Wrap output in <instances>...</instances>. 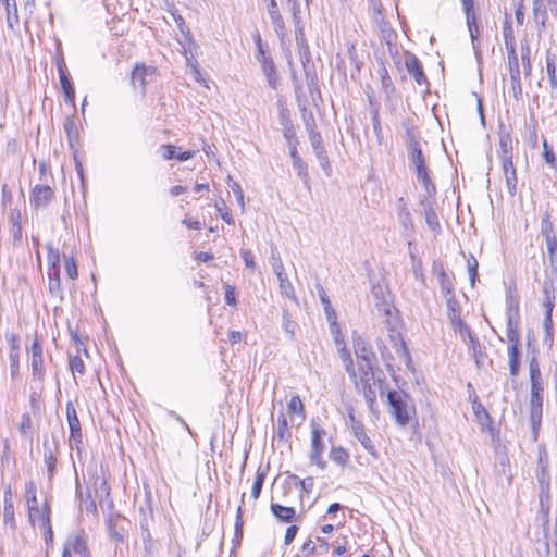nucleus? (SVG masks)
<instances>
[{
  "label": "nucleus",
  "instance_id": "b1692460",
  "mask_svg": "<svg viewBox=\"0 0 557 557\" xmlns=\"http://www.w3.org/2000/svg\"><path fill=\"white\" fill-rule=\"evenodd\" d=\"M258 62L261 64V69L265 76L268 85L271 88L276 89L278 76H277L276 67H275V64H274V61H273L271 54L268 57H263V59L258 60Z\"/></svg>",
  "mask_w": 557,
  "mask_h": 557
},
{
  "label": "nucleus",
  "instance_id": "0eeeda50",
  "mask_svg": "<svg viewBox=\"0 0 557 557\" xmlns=\"http://www.w3.org/2000/svg\"><path fill=\"white\" fill-rule=\"evenodd\" d=\"M543 416V387H531L530 393V423L533 440L536 441Z\"/></svg>",
  "mask_w": 557,
  "mask_h": 557
},
{
  "label": "nucleus",
  "instance_id": "5fc2aeb1",
  "mask_svg": "<svg viewBox=\"0 0 557 557\" xmlns=\"http://www.w3.org/2000/svg\"><path fill=\"white\" fill-rule=\"evenodd\" d=\"M7 11V24L8 27L14 30L15 26L18 25V14L15 0L9 3V7H4Z\"/></svg>",
  "mask_w": 557,
  "mask_h": 557
},
{
  "label": "nucleus",
  "instance_id": "39448f33",
  "mask_svg": "<svg viewBox=\"0 0 557 557\" xmlns=\"http://www.w3.org/2000/svg\"><path fill=\"white\" fill-rule=\"evenodd\" d=\"M310 429L311 440L309 460L321 470H324L326 468V461L323 459L322 455L326 447L324 442L326 431L314 420L310 422Z\"/></svg>",
  "mask_w": 557,
  "mask_h": 557
},
{
  "label": "nucleus",
  "instance_id": "f704fd0d",
  "mask_svg": "<svg viewBox=\"0 0 557 557\" xmlns=\"http://www.w3.org/2000/svg\"><path fill=\"white\" fill-rule=\"evenodd\" d=\"M521 52V63L523 69V74L525 77L531 76L532 73V63H531V47L528 40L521 41L520 47Z\"/></svg>",
  "mask_w": 557,
  "mask_h": 557
},
{
  "label": "nucleus",
  "instance_id": "bb28decb",
  "mask_svg": "<svg viewBox=\"0 0 557 557\" xmlns=\"http://www.w3.org/2000/svg\"><path fill=\"white\" fill-rule=\"evenodd\" d=\"M358 371L359 373H356V377H351L357 389L373 384V366H363L362 363H358Z\"/></svg>",
  "mask_w": 557,
  "mask_h": 557
},
{
  "label": "nucleus",
  "instance_id": "9d476101",
  "mask_svg": "<svg viewBox=\"0 0 557 557\" xmlns=\"http://www.w3.org/2000/svg\"><path fill=\"white\" fill-rule=\"evenodd\" d=\"M268 2L267 10L269 17L271 20V24L273 29L280 40L281 47H285L286 38H287V29L284 22V18L280 12L276 0H265Z\"/></svg>",
  "mask_w": 557,
  "mask_h": 557
},
{
  "label": "nucleus",
  "instance_id": "69168bd1",
  "mask_svg": "<svg viewBox=\"0 0 557 557\" xmlns=\"http://www.w3.org/2000/svg\"><path fill=\"white\" fill-rule=\"evenodd\" d=\"M287 409H288V413H299L302 416V418L305 417L304 416V404L298 395H295L290 398Z\"/></svg>",
  "mask_w": 557,
  "mask_h": 557
},
{
  "label": "nucleus",
  "instance_id": "20e7f679",
  "mask_svg": "<svg viewBox=\"0 0 557 557\" xmlns=\"http://www.w3.org/2000/svg\"><path fill=\"white\" fill-rule=\"evenodd\" d=\"M409 400L410 397L405 392L389 391L387 393L389 412L400 426L408 424L410 413L414 411L413 406L409 405Z\"/></svg>",
  "mask_w": 557,
  "mask_h": 557
},
{
  "label": "nucleus",
  "instance_id": "f8f14e48",
  "mask_svg": "<svg viewBox=\"0 0 557 557\" xmlns=\"http://www.w3.org/2000/svg\"><path fill=\"white\" fill-rule=\"evenodd\" d=\"M66 418L70 429V440L79 448V445L83 444V433L75 406L71 400L66 403Z\"/></svg>",
  "mask_w": 557,
  "mask_h": 557
},
{
  "label": "nucleus",
  "instance_id": "423d86ee",
  "mask_svg": "<svg viewBox=\"0 0 557 557\" xmlns=\"http://www.w3.org/2000/svg\"><path fill=\"white\" fill-rule=\"evenodd\" d=\"M500 147H502V169L506 181V187L508 190V194L513 197L517 193V171L512 162V153L511 148H508L507 141L502 138L500 139Z\"/></svg>",
  "mask_w": 557,
  "mask_h": 557
},
{
  "label": "nucleus",
  "instance_id": "a18cd8bd",
  "mask_svg": "<svg viewBox=\"0 0 557 557\" xmlns=\"http://www.w3.org/2000/svg\"><path fill=\"white\" fill-rule=\"evenodd\" d=\"M349 458V453L344 447H332L330 451V459L338 466L345 467Z\"/></svg>",
  "mask_w": 557,
  "mask_h": 557
},
{
  "label": "nucleus",
  "instance_id": "f3484780",
  "mask_svg": "<svg viewBox=\"0 0 557 557\" xmlns=\"http://www.w3.org/2000/svg\"><path fill=\"white\" fill-rule=\"evenodd\" d=\"M54 198V190L49 185L37 184L30 193V205L38 209L47 207Z\"/></svg>",
  "mask_w": 557,
  "mask_h": 557
},
{
  "label": "nucleus",
  "instance_id": "72a5a7b5",
  "mask_svg": "<svg viewBox=\"0 0 557 557\" xmlns=\"http://www.w3.org/2000/svg\"><path fill=\"white\" fill-rule=\"evenodd\" d=\"M543 294H544V301L543 307L545 309V312H549L553 314V310L555 307V287L553 282H544L543 284Z\"/></svg>",
  "mask_w": 557,
  "mask_h": 557
},
{
  "label": "nucleus",
  "instance_id": "7ed1b4c3",
  "mask_svg": "<svg viewBox=\"0 0 557 557\" xmlns=\"http://www.w3.org/2000/svg\"><path fill=\"white\" fill-rule=\"evenodd\" d=\"M295 26V39L299 51L300 62L304 67L305 78L311 96L319 91L318 76L314 65L310 63L311 54L307 42L302 24Z\"/></svg>",
  "mask_w": 557,
  "mask_h": 557
},
{
  "label": "nucleus",
  "instance_id": "6ab92c4d",
  "mask_svg": "<svg viewBox=\"0 0 557 557\" xmlns=\"http://www.w3.org/2000/svg\"><path fill=\"white\" fill-rule=\"evenodd\" d=\"M3 524L12 532L16 530L14 504L11 487L8 486L3 494Z\"/></svg>",
  "mask_w": 557,
  "mask_h": 557
},
{
  "label": "nucleus",
  "instance_id": "e433bc0d",
  "mask_svg": "<svg viewBox=\"0 0 557 557\" xmlns=\"http://www.w3.org/2000/svg\"><path fill=\"white\" fill-rule=\"evenodd\" d=\"M556 54L547 51L546 54V72L548 75L549 84L553 89H557V69H556Z\"/></svg>",
  "mask_w": 557,
  "mask_h": 557
},
{
  "label": "nucleus",
  "instance_id": "de8ad7c7",
  "mask_svg": "<svg viewBox=\"0 0 557 557\" xmlns=\"http://www.w3.org/2000/svg\"><path fill=\"white\" fill-rule=\"evenodd\" d=\"M507 302V319L519 321V298L516 295L509 294L506 298Z\"/></svg>",
  "mask_w": 557,
  "mask_h": 557
},
{
  "label": "nucleus",
  "instance_id": "bf43d9fd",
  "mask_svg": "<svg viewBox=\"0 0 557 557\" xmlns=\"http://www.w3.org/2000/svg\"><path fill=\"white\" fill-rule=\"evenodd\" d=\"M339 357L343 360L345 370L349 373L350 377H356V371L354 369V361L350 352L343 348L339 350Z\"/></svg>",
  "mask_w": 557,
  "mask_h": 557
},
{
  "label": "nucleus",
  "instance_id": "052dcab7",
  "mask_svg": "<svg viewBox=\"0 0 557 557\" xmlns=\"http://www.w3.org/2000/svg\"><path fill=\"white\" fill-rule=\"evenodd\" d=\"M450 323H451L454 330L458 331L460 333L462 338L466 339V338H468V337L473 335L471 329L469 327L468 324H466L462 321L461 317L458 318L457 320L451 321Z\"/></svg>",
  "mask_w": 557,
  "mask_h": 557
},
{
  "label": "nucleus",
  "instance_id": "4d7b16f0",
  "mask_svg": "<svg viewBox=\"0 0 557 557\" xmlns=\"http://www.w3.org/2000/svg\"><path fill=\"white\" fill-rule=\"evenodd\" d=\"M276 435L280 440H286L288 436H290V432L288 429L287 419L284 413H281L277 417V429H276Z\"/></svg>",
  "mask_w": 557,
  "mask_h": 557
},
{
  "label": "nucleus",
  "instance_id": "dca6fc26",
  "mask_svg": "<svg viewBox=\"0 0 557 557\" xmlns=\"http://www.w3.org/2000/svg\"><path fill=\"white\" fill-rule=\"evenodd\" d=\"M63 548L67 549L71 555L74 553L79 557H91V552L83 534H70L63 544Z\"/></svg>",
  "mask_w": 557,
  "mask_h": 557
},
{
  "label": "nucleus",
  "instance_id": "8fccbe9b",
  "mask_svg": "<svg viewBox=\"0 0 557 557\" xmlns=\"http://www.w3.org/2000/svg\"><path fill=\"white\" fill-rule=\"evenodd\" d=\"M467 346L469 350L472 352V357L475 361V364L480 367L481 358L483 356L481 344L479 338L473 334L472 336L467 338Z\"/></svg>",
  "mask_w": 557,
  "mask_h": 557
},
{
  "label": "nucleus",
  "instance_id": "5701e85b",
  "mask_svg": "<svg viewBox=\"0 0 557 557\" xmlns=\"http://www.w3.org/2000/svg\"><path fill=\"white\" fill-rule=\"evenodd\" d=\"M532 17L537 27V35L542 36L547 21V10L543 0H532Z\"/></svg>",
  "mask_w": 557,
  "mask_h": 557
},
{
  "label": "nucleus",
  "instance_id": "c85d7f7f",
  "mask_svg": "<svg viewBox=\"0 0 557 557\" xmlns=\"http://www.w3.org/2000/svg\"><path fill=\"white\" fill-rule=\"evenodd\" d=\"M51 508L48 502L46 500L41 508L37 509V512L35 511H28V521L29 523L35 527L38 524L40 528L46 525V518L48 521H51Z\"/></svg>",
  "mask_w": 557,
  "mask_h": 557
},
{
  "label": "nucleus",
  "instance_id": "49530a36",
  "mask_svg": "<svg viewBox=\"0 0 557 557\" xmlns=\"http://www.w3.org/2000/svg\"><path fill=\"white\" fill-rule=\"evenodd\" d=\"M424 218H425V223L430 230H432L433 232H436V233L441 231V224H440L437 214L431 205H428L426 207H424Z\"/></svg>",
  "mask_w": 557,
  "mask_h": 557
},
{
  "label": "nucleus",
  "instance_id": "680f3d73",
  "mask_svg": "<svg viewBox=\"0 0 557 557\" xmlns=\"http://www.w3.org/2000/svg\"><path fill=\"white\" fill-rule=\"evenodd\" d=\"M478 268H479L478 260L474 258L473 255H470L467 259V269H468V273H469V280H470V283L472 286H474V284H475V278L478 275Z\"/></svg>",
  "mask_w": 557,
  "mask_h": 557
},
{
  "label": "nucleus",
  "instance_id": "aec40b11",
  "mask_svg": "<svg viewBox=\"0 0 557 557\" xmlns=\"http://www.w3.org/2000/svg\"><path fill=\"white\" fill-rule=\"evenodd\" d=\"M10 234L12 236L13 246L20 247L23 244V226H22V213L17 208L11 209L10 211Z\"/></svg>",
  "mask_w": 557,
  "mask_h": 557
},
{
  "label": "nucleus",
  "instance_id": "4468645a",
  "mask_svg": "<svg viewBox=\"0 0 557 557\" xmlns=\"http://www.w3.org/2000/svg\"><path fill=\"white\" fill-rule=\"evenodd\" d=\"M310 143L313 149V152L318 159L319 164L326 173L327 176L331 175V164L329 161L327 152L322 145V136L319 132L310 129Z\"/></svg>",
  "mask_w": 557,
  "mask_h": 557
},
{
  "label": "nucleus",
  "instance_id": "58836bf2",
  "mask_svg": "<svg viewBox=\"0 0 557 557\" xmlns=\"http://www.w3.org/2000/svg\"><path fill=\"white\" fill-rule=\"evenodd\" d=\"M149 71H150V69L145 65H139V64L135 65V67L132 71V77H131L133 85L134 86L138 85L139 87H141L143 90H145L146 76Z\"/></svg>",
  "mask_w": 557,
  "mask_h": 557
},
{
  "label": "nucleus",
  "instance_id": "393cba45",
  "mask_svg": "<svg viewBox=\"0 0 557 557\" xmlns=\"http://www.w3.org/2000/svg\"><path fill=\"white\" fill-rule=\"evenodd\" d=\"M292 163L293 168L296 170L297 175L302 181L305 187L310 190V177L308 172L307 163L301 159V157L298 154V151H295L294 147L292 148Z\"/></svg>",
  "mask_w": 557,
  "mask_h": 557
},
{
  "label": "nucleus",
  "instance_id": "774afa93",
  "mask_svg": "<svg viewBox=\"0 0 557 557\" xmlns=\"http://www.w3.org/2000/svg\"><path fill=\"white\" fill-rule=\"evenodd\" d=\"M314 550L315 544L311 540H307L296 554V557H309Z\"/></svg>",
  "mask_w": 557,
  "mask_h": 557
},
{
  "label": "nucleus",
  "instance_id": "864d4df0",
  "mask_svg": "<svg viewBox=\"0 0 557 557\" xmlns=\"http://www.w3.org/2000/svg\"><path fill=\"white\" fill-rule=\"evenodd\" d=\"M546 243V248L552 264L557 263V237L556 234L543 236Z\"/></svg>",
  "mask_w": 557,
  "mask_h": 557
},
{
  "label": "nucleus",
  "instance_id": "ddd939ff",
  "mask_svg": "<svg viewBox=\"0 0 557 557\" xmlns=\"http://www.w3.org/2000/svg\"><path fill=\"white\" fill-rule=\"evenodd\" d=\"M432 273L437 278L441 293L444 295H449L451 293H455L454 288V276L449 275L446 272V269L442 261L434 260L432 263Z\"/></svg>",
  "mask_w": 557,
  "mask_h": 557
},
{
  "label": "nucleus",
  "instance_id": "1a4fd4ad",
  "mask_svg": "<svg viewBox=\"0 0 557 557\" xmlns=\"http://www.w3.org/2000/svg\"><path fill=\"white\" fill-rule=\"evenodd\" d=\"M272 259H273V270L276 274V277L280 282V292L283 296L289 298L294 302L298 304V298L296 296L294 286L292 282L288 280L287 273L285 272L284 264L280 258L275 257V251L272 250Z\"/></svg>",
  "mask_w": 557,
  "mask_h": 557
},
{
  "label": "nucleus",
  "instance_id": "2eb2a0df",
  "mask_svg": "<svg viewBox=\"0 0 557 557\" xmlns=\"http://www.w3.org/2000/svg\"><path fill=\"white\" fill-rule=\"evenodd\" d=\"M175 23L177 24L178 29L181 30L184 39L180 40L178 44L182 47L183 53L185 54L186 61L189 63L190 58L187 55V53H191L193 49L197 47L196 42L194 41L190 30L185 24L184 18L182 15L177 14L176 12H171Z\"/></svg>",
  "mask_w": 557,
  "mask_h": 557
},
{
  "label": "nucleus",
  "instance_id": "09e8293b",
  "mask_svg": "<svg viewBox=\"0 0 557 557\" xmlns=\"http://www.w3.org/2000/svg\"><path fill=\"white\" fill-rule=\"evenodd\" d=\"M384 92L389 96L395 91V86L384 64L377 71Z\"/></svg>",
  "mask_w": 557,
  "mask_h": 557
},
{
  "label": "nucleus",
  "instance_id": "6e6552de",
  "mask_svg": "<svg viewBox=\"0 0 557 557\" xmlns=\"http://www.w3.org/2000/svg\"><path fill=\"white\" fill-rule=\"evenodd\" d=\"M349 425L351 428V432L356 440L362 445V447L374 458H379V451L373 443V441L367 434V431L361 421H359L354 412H349L348 414Z\"/></svg>",
  "mask_w": 557,
  "mask_h": 557
},
{
  "label": "nucleus",
  "instance_id": "37998d69",
  "mask_svg": "<svg viewBox=\"0 0 557 557\" xmlns=\"http://www.w3.org/2000/svg\"><path fill=\"white\" fill-rule=\"evenodd\" d=\"M30 368L33 380L42 383L46 375L44 357L32 358Z\"/></svg>",
  "mask_w": 557,
  "mask_h": 557
},
{
  "label": "nucleus",
  "instance_id": "e2e57ef3",
  "mask_svg": "<svg viewBox=\"0 0 557 557\" xmlns=\"http://www.w3.org/2000/svg\"><path fill=\"white\" fill-rule=\"evenodd\" d=\"M9 360H10L11 376H12V379H14L18 374V371H20V351H16L14 348L10 349Z\"/></svg>",
  "mask_w": 557,
  "mask_h": 557
},
{
  "label": "nucleus",
  "instance_id": "c03bdc74",
  "mask_svg": "<svg viewBox=\"0 0 557 557\" xmlns=\"http://www.w3.org/2000/svg\"><path fill=\"white\" fill-rule=\"evenodd\" d=\"M506 335L510 345L519 347V321H512V319H506Z\"/></svg>",
  "mask_w": 557,
  "mask_h": 557
},
{
  "label": "nucleus",
  "instance_id": "f257e3e1",
  "mask_svg": "<svg viewBox=\"0 0 557 557\" xmlns=\"http://www.w3.org/2000/svg\"><path fill=\"white\" fill-rule=\"evenodd\" d=\"M407 148L410 168L414 171L418 182L423 185L428 196L436 193V187L431 180L426 159L422 152L420 141L414 137L412 131H407Z\"/></svg>",
  "mask_w": 557,
  "mask_h": 557
},
{
  "label": "nucleus",
  "instance_id": "9b49d317",
  "mask_svg": "<svg viewBox=\"0 0 557 557\" xmlns=\"http://www.w3.org/2000/svg\"><path fill=\"white\" fill-rule=\"evenodd\" d=\"M507 58L510 74V92L516 100H520L522 97V85L517 51L507 52Z\"/></svg>",
  "mask_w": 557,
  "mask_h": 557
},
{
  "label": "nucleus",
  "instance_id": "a19ab883",
  "mask_svg": "<svg viewBox=\"0 0 557 557\" xmlns=\"http://www.w3.org/2000/svg\"><path fill=\"white\" fill-rule=\"evenodd\" d=\"M508 358H509V372L512 376H517L520 369V351L519 347L515 345H509L508 347Z\"/></svg>",
  "mask_w": 557,
  "mask_h": 557
},
{
  "label": "nucleus",
  "instance_id": "c756f323",
  "mask_svg": "<svg viewBox=\"0 0 557 557\" xmlns=\"http://www.w3.org/2000/svg\"><path fill=\"white\" fill-rule=\"evenodd\" d=\"M472 409L478 423L482 428L491 429L492 418L487 410L485 409V407L483 406V404L478 400V396H474Z\"/></svg>",
  "mask_w": 557,
  "mask_h": 557
},
{
  "label": "nucleus",
  "instance_id": "ea45409f",
  "mask_svg": "<svg viewBox=\"0 0 557 557\" xmlns=\"http://www.w3.org/2000/svg\"><path fill=\"white\" fill-rule=\"evenodd\" d=\"M444 297L446 298L447 315L450 322L460 318V306L455 293L444 295Z\"/></svg>",
  "mask_w": 557,
  "mask_h": 557
},
{
  "label": "nucleus",
  "instance_id": "f03ea898",
  "mask_svg": "<svg viewBox=\"0 0 557 557\" xmlns=\"http://www.w3.org/2000/svg\"><path fill=\"white\" fill-rule=\"evenodd\" d=\"M376 307L379 311L382 312L383 324L389 332L388 338L391 344L395 348L396 355L409 368L411 364V357L399 331V320L395 314V308L392 305L387 304L386 301H382V304H376Z\"/></svg>",
  "mask_w": 557,
  "mask_h": 557
},
{
  "label": "nucleus",
  "instance_id": "7c9ffc66",
  "mask_svg": "<svg viewBox=\"0 0 557 557\" xmlns=\"http://www.w3.org/2000/svg\"><path fill=\"white\" fill-rule=\"evenodd\" d=\"M176 149L177 148L174 145H162L161 146V150L163 151L162 157L165 160L176 159L178 161H186V160L191 159L196 153L194 150H187L182 153H177Z\"/></svg>",
  "mask_w": 557,
  "mask_h": 557
},
{
  "label": "nucleus",
  "instance_id": "603ef678",
  "mask_svg": "<svg viewBox=\"0 0 557 557\" xmlns=\"http://www.w3.org/2000/svg\"><path fill=\"white\" fill-rule=\"evenodd\" d=\"M357 391L362 393L370 411L374 412L376 405V393L375 389L373 388V384L363 386Z\"/></svg>",
  "mask_w": 557,
  "mask_h": 557
},
{
  "label": "nucleus",
  "instance_id": "0e129e2a",
  "mask_svg": "<svg viewBox=\"0 0 557 557\" xmlns=\"http://www.w3.org/2000/svg\"><path fill=\"white\" fill-rule=\"evenodd\" d=\"M64 263H65V271L67 276L71 280H75L78 276L77 271V264L72 256L67 257L66 255L63 256Z\"/></svg>",
  "mask_w": 557,
  "mask_h": 557
},
{
  "label": "nucleus",
  "instance_id": "a211bd4d",
  "mask_svg": "<svg viewBox=\"0 0 557 557\" xmlns=\"http://www.w3.org/2000/svg\"><path fill=\"white\" fill-rule=\"evenodd\" d=\"M406 69L408 73L412 76L416 83L420 86L425 85L429 86V81L424 74L422 64L420 60L413 53H407V58L405 61Z\"/></svg>",
  "mask_w": 557,
  "mask_h": 557
},
{
  "label": "nucleus",
  "instance_id": "c9c22d12",
  "mask_svg": "<svg viewBox=\"0 0 557 557\" xmlns=\"http://www.w3.org/2000/svg\"><path fill=\"white\" fill-rule=\"evenodd\" d=\"M503 36L506 52L516 51V37L511 22L508 18H506L503 24Z\"/></svg>",
  "mask_w": 557,
  "mask_h": 557
},
{
  "label": "nucleus",
  "instance_id": "4be33fe9",
  "mask_svg": "<svg viewBox=\"0 0 557 557\" xmlns=\"http://www.w3.org/2000/svg\"><path fill=\"white\" fill-rule=\"evenodd\" d=\"M398 221L404 230V234L411 237L414 233V222L403 197L398 199Z\"/></svg>",
  "mask_w": 557,
  "mask_h": 557
},
{
  "label": "nucleus",
  "instance_id": "412c9836",
  "mask_svg": "<svg viewBox=\"0 0 557 557\" xmlns=\"http://www.w3.org/2000/svg\"><path fill=\"white\" fill-rule=\"evenodd\" d=\"M354 349L359 363H362L363 366H373V362L375 361V354L364 339L361 337L355 339Z\"/></svg>",
  "mask_w": 557,
  "mask_h": 557
},
{
  "label": "nucleus",
  "instance_id": "a878e982",
  "mask_svg": "<svg viewBox=\"0 0 557 557\" xmlns=\"http://www.w3.org/2000/svg\"><path fill=\"white\" fill-rule=\"evenodd\" d=\"M42 447H44V461H45V463L47 466V469H48L49 480H51L53 474H54L55 466H57V459H55V456H54V453L57 450V442H53L51 444L46 438V440H44Z\"/></svg>",
  "mask_w": 557,
  "mask_h": 557
},
{
  "label": "nucleus",
  "instance_id": "4c0bfd02",
  "mask_svg": "<svg viewBox=\"0 0 557 557\" xmlns=\"http://www.w3.org/2000/svg\"><path fill=\"white\" fill-rule=\"evenodd\" d=\"M282 327L288 339L294 341L298 324L292 319L290 313L286 309H283L282 312Z\"/></svg>",
  "mask_w": 557,
  "mask_h": 557
},
{
  "label": "nucleus",
  "instance_id": "2f4dec72",
  "mask_svg": "<svg viewBox=\"0 0 557 557\" xmlns=\"http://www.w3.org/2000/svg\"><path fill=\"white\" fill-rule=\"evenodd\" d=\"M272 513L283 522H292L296 519V511L293 507H286L280 504H271Z\"/></svg>",
  "mask_w": 557,
  "mask_h": 557
},
{
  "label": "nucleus",
  "instance_id": "cd10ccee",
  "mask_svg": "<svg viewBox=\"0 0 557 557\" xmlns=\"http://www.w3.org/2000/svg\"><path fill=\"white\" fill-rule=\"evenodd\" d=\"M318 288H319L320 300L323 304V308H324V312H325L326 319L330 322L331 332L332 333L338 332V325H337V323L335 321V319H336L335 310L332 307L331 301L327 298L324 288L322 286H320V285H318Z\"/></svg>",
  "mask_w": 557,
  "mask_h": 557
},
{
  "label": "nucleus",
  "instance_id": "13d9d810",
  "mask_svg": "<svg viewBox=\"0 0 557 557\" xmlns=\"http://www.w3.org/2000/svg\"><path fill=\"white\" fill-rule=\"evenodd\" d=\"M543 158L545 162L555 171H557V159L553 149L548 146L547 140H543Z\"/></svg>",
  "mask_w": 557,
  "mask_h": 557
},
{
  "label": "nucleus",
  "instance_id": "473e14b6",
  "mask_svg": "<svg viewBox=\"0 0 557 557\" xmlns=\"http://www.w3.org/2000/svg\"><path fill=\"white\" fill-rule=\"evenodd\" d=\"M49 278V292L52 296L58 297L59 299H62V286H61V278H60V268H55L52 271H49L48 273Z\"/></svg>",
  "mask_w": 557,
  "mask_h": 557
},
{
  "label": "nucleus",
  "instance_id": "79ce46f5",
  "mask_svg": "<svg viewBox=\"0 0 557 557\" xmlns=\"http://www.w3.org/2000/svg\"><path fill=\"white\" fill-rule=\"evenodd\" d=\"M529 371H530L531 387H543L542 374H541L537 359L535 357H532L529 361Z\"/></svg>",
  "mask_w": 557,
  "mask_h": 557
},
{
  "label": "nucleus",
  "instance_id": "3c124183",
  "mask_svg": "<svg viewBox=\"0 0 557 557\" xmlns=\"http://www.w3.org/2000/svg\"><path fill=\"white\" fill-rule=\"evenodd\" d=\"M552 234H555L554 223L552 221L550 210H549V208H547L543 212L542 219H541V235L547 236V235H552Z\"/></svg>",
  "mask_w": 557,
  "mask_h": 557
},
{
  "label": "nucleus",
  "instance_id": "6e6d98bb",
  "mask_svg": "<svg viewBox=\"0 0 557 557\" xmlns=\"http://www.w3.org/2000/svg\"><path fill=\"white\" fill-rule=\"evenodd\" d=\"M283 135L288 144L289 156H292V148L294 147L295 151H297L298 140L296 137V129L294 126L285 125V129H283Z\"/></svg>",
  "mask_w": 557,
  "mask_h": 557
},
{
  "label": "nucleus",
  "instance_id": "338daca9",
  "mask_svg": "<svg viewBox=\"0 0 557 557\" xmlns=\"http://www.w3.org/2000/svg\"><path fill=\"white\" fill-rule=\"evenodd\" d=\"M48 249V262L50 264V271L55 268H60V253L59 250L53 249L51 245H47Z\"/></svg>",
  "mask_w": 557,
  "mask_h": 557
}]
</instances>
